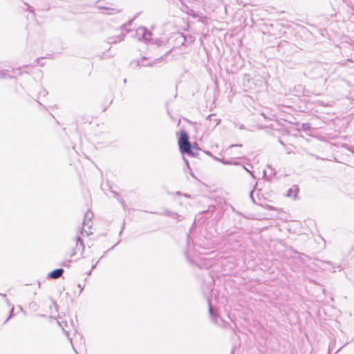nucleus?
Listing matches in <instances>:
<instances>
[{"mask_svg":"<svg viewBox=\"0 0 354 354\" xmlns=\"http://www.w3.org/2000/svg\"><path fill=\"white\" fill-rule=\"evenodd\" d=\"M178 145L181 153L192 154L191 144L189 141V137L185 131H182L178 140Z\"/></svg>","mask_w":354,"mask_h":354,"instance_id":"1","label":"nucleus"},{"mask_svg":"<svg viewBox=\"0 0 354 354\" xmlns=\"http://www.w3.org/2000/svg\"><path fill=\"white\" fill-rule=\"evenodd\" d=\"M136 35L139 40L148 41L151 40V33L148 31L145 27H140L136 30Z\"/></svg>","mask_w":354,"mask_h":354,"instance_id":"2","label":"nucleus"},{"mask_svg":"<svg viewBox=\"0 0 354 354\" xmlns=\"http://www.w3.org/2000/svg\"><path fill=\"white\" fill-rule=\"evenodd\" d=\"M120 34H118L117 35H114L113 37H109L108 38V42L110 43V44H115V43H118V42H120V41H122L124 39V36H125V35L124 33V29L121 28L120 30Z\"/></svg>","mask_w":354,"mask_h":354,"instance_id":"3","label":"nucleus"},{"mask_svg":"<svg viewBox=\"0 0 354 354\" xmlns=\"http://www.w3.org/2000/svg\"><path fill=\"white\" fill-rule=\"evenodd\" d=\"M299 187L297 185H293L288 189L287 196L288 197H292L293 198H296L297 195L299 193Z\"/></svg>","mask_w":354,"mask_h":354,"instance_id":"4","label":"nucleus"},{"mask_svg":"<svg viewBox=\"0 0 354 354\" xmlns=\"http://www.w3.org/2000/svg\"><path fill=\"white\" fill-rule=\"evenodd\" d=\"M64 272V270L63 269H56V270H54L53 271H52L50 274H49V277L52 279H57L59 277H60L62 276V274H63Z\"/></svg>","mask_w":354,"mask_h":354,"instance_id":"5","label":"nucleus"},{"mask_svg":"<svg viewBox=\"0 0 354 354\" xmlns=\"http://www.w3.org/2000/svg\"><path fill=\"white\" fill-rule=\"evenodd\" d=\"M209 314H210L212 319H213L214 322L216 323L217 321L216 319V317H214V309H213L210 302H209Z\"/></svg>","mask_w":354,"mask_h":354,"instance_id":"6","label":"nucleus"},{"mask_svg":"<svg viewBox=\"0 0 354 354\" xmlns=\"http://www.w3.org/2000/svg\"><path fill=\"white\" fill-rule=\"evenodd\" d=\"M79 242L80 243V245L82 247V249H84V243H83L82 241L81 240L80 237H77V243Z\"/></svg>","mask_w":354,"mask_h":354,"instance_id":"7","label":"nucleus"},{"mask_svg":"<svg viewBox=\"0 0 354 354\" xmlns=\"http://www.w3.org/2000/svg\"><path fill=\"white\" fill-rule=\"evenodd\" d=\"M89 225H90V221H86V220H84V225H86V226H88V227H89Z\"/></svg>","mask_w":354,"mask_h":354,"instance_id":"8","label":"nucleus"},{"mask_svg":"<svg viewBox=\"0 0 354 354\" xmlns=\"http://www.w3.org/2000/svg\"><path fill=\"white\" fill-rule=\"evenodd\" d=\"M243 168H244V169H245L248 172H249V173L252 175V176L253 178H254V176L253 175V174H252L250 170H248V169L247 168H245V167H243Z\"/></svg>","mask_w":354,"mask_h":354,"instance_id":"9","label":"nucleus"},{"mask_svg":"<svg viewBox=\"0 0 354 354\" xmlns=\"http://www.w3.org/2000/svg\"><path fill=\"white\" fill-rule=\"evenodd\" d=\"M144 60H145V58H143V59H142V60L141 61V62H138V64H141V65H142V66H147V64H144V63H143V61H144Z\"/></svg>","mask_w":354,"mask_h":354,"instance_id":"10","label":"nucleus"},{"mask_svg":"<svg viewBox=\"0 0 354 354\" xmlns=\"http://www.w3.org/2000/svg\"><path fill=\"white\" fill-rule=\"evenodd\" d=\"M12 311H13V308H12V310H11V314H10V316L7 318V319L6 320V322H7V321L10 318V317H12Z\"/></svg>","mask_w":354,"mask_h":354,"instance_id":"11","label":"nucleus"},{"mask_svg":"<svg viewBox=\"0 0 354 354\" xmlns=\"http://www.w3.org/2000/svg\"><path fill=\"white\" fill-rule=\"evenodd\" d=\"M90 214H90L89 212H87V213L86 214L85 216L88 218V217H89V216H90Z\"/></svg>","mask_w":354,"mask_h":354,"instance_id":"12","label":"nucleus"},{"mask_svg":"<svg viewBox=\"0 0 354 354\" xmlns=\"http://www.w3.org/2000/svg\"><path fill=\"white\" fill-rule=\"evenodd\" d=\"M238 145H232V146H230V148H233L234 147H237Z\"/></svg>","mask_w":354,"mask_h":354,"instance_id":"13","label":"nucleus"},{"mask_svg":"<svg viewBox=\"0 0 354 354\" xmlns=\"http://www.w3.org/2000/svg\"><path fill=\"white\" fill-rule=\"evenodd\" d=\"M95 266H96V264L93 265V266H92V269H94V268H95Z\"/></svg>","mask_w":354,"mask_h":354,"instance_id":"14","label":"nucleus"},{"mask_svg":"<svg viewBox=\"0 0 354 354\" xmlns=\"http://www.w3.org/2000/svg\"><path fill=\"white\" fill-rule=\"evenodd\" d=\"M252 193H253V191H252V192H250V196H252Z\"/></svg>","mask_w":354,"mask_h":354,"instance_id":"15","label":"nucleus"},{"mask_svg":"<svg viewBox=\"0 0 354 354\" xmlns=\"http://www.w3.org/2000/svg\"><path fill=\"white\" fill-rule=\"evenodd\" d=\"M157 44H158V46H160V43H158V42H157Z\"/></svg>","mask_w":354,"mask_h":354,"instance_id":"16","label":"nucleus"}]
</instances>
